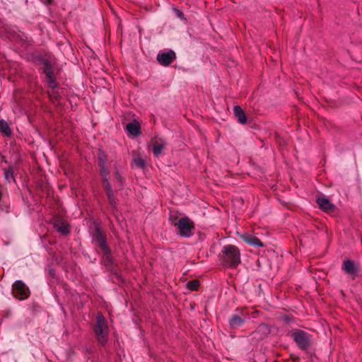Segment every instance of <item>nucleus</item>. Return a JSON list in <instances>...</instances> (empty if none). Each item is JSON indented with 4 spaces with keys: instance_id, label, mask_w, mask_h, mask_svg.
<instances>
[{
    "instance_id": "1",
    "label": "nucleus",
    "mask_w": 362,
    "mask_h": 362,
    "mask_svg": "<svg viewBox=\"0 0 362 362\" xmlns=\"http://www.w3.org/2000/svg\"><path fill=\"white\" fill-rule=\"evenodd\" d=\"M220 258L226 266L235 267L240 262V252L235 245H228L223 247Z\"/></svg>"
},
{
    "instance_id": "2",
    "label": "nucleus",
    "mask_w": 362,
    "mask_h": 362,
    "mask_svg": "<svg viewBox=\"0 0 362 362\" xmlns=\"http://www.w3.org/2000/svg\"><path fill=\"white\" fill-rule=\"evenodd\" d=\"M95 332L98 341L101 344H105L108 339V326L105 317L100 313H98L96 317Z\"/></svg>"
},
{
    "instance_id": "3",
    "label": "nucleus",
    "mask_w": 362,
    "mask_h": 362,
    "mask_svg": "<svg viewBox=\"0 0 362 362\" xmlns=\"http://www.w3.org/2000/svg\"><path fill=\"white\" fill-rule=\"evenodd\" d=\"M179 233L182 236L189 237L194 228V223L187 217L181 218L177 223Z\"/></svg>"
},
{
    "instance_id": "4",
    "label": "nucleus",
    "mask_w": 362,
    "mask_h": 362,
    "mask_svg": "<svg viewBox=\"0 0 362 362\" xmlns=\"http://www.w3.org/2000/svg\"><path fill=\"white\" fill-rule=\"evenodd\" d=\"M12 292L14 297L21 300L25 299L29 296L28 288L21 281H16L13 284Z\"/></svg>"
},
{
    "instance_id": "5",
    "label": "nucleus",
    "mask_w": 362,
    "mask_h": 362,
    "mask_svg": "<svg viewBox=\"0 0 362 362\" xmlns=\"http://www.w3.org/2000/svg\"><path fill=\"white\" fill-rule=\"evenodd\" d=\"M292 337L298 346L305 349L310 344V335L302 330H296L292 333Z\"/></svg>"
},
{
    "instance_id": "6",
    "label": "nucleus",
    "mask_w": 362,
    "mask_h": 362,
    "mask_svg": "<svg viewBox=\"0 0 362 362\" xmlns=\"http://www.w3.org/2000/svg\"><path fill=\"white\" fill-rule=\"evenodd\" d=\"M100 166L101 168V174L103 177V187H105V189L107 191V197H108L110 202L112 204H114L115 201H114V197H113V192L111 189V187H110V185L108 180H107L108 172H107V169L105 168L104 161H103L102 156H100Z\"/></svg>"
},
{
    "instance_id": "7",
    "label": "nucleus",
    "mask_w": 362,
    "mask_h": 362,
    "mask_svg": "<svg viewBox=\"0 0 362 362\" xmlns=\"http://www.w3.org/2000/svg\"><path fill=\"white\" fill-rule=\"evenodd\" d=\"M175 58V54L173 51H168L164 53H160L157 55L158 62L164 66L169 65Z\"/></svg>"
},
{
    "instance_id": "8",
    "label": "nucleus",
    "mask_w": 362,
    "mask_h": 362,
    "mask_svg": "<svg viewBox=\"0 0 362 362\" xmlns=\"http://www.w3.org/2000/svg\"><path fill=\"white\" fill-rule=\"evenodd\" d=\"M241 239L248 245L254 247H264V244L257 237L250 233L240 235Z\"/></svg>"
},
{
    "instance_id": "9",
    "label": "nucleus",
    "mask_w": 362,
    "mask_h": 362,
    "mask_svg": "<svg viewBox=\"0 0 362 362\" xmlns=\"http://www.w3.org/2000/svg\"><path fill=\"white\" fill-rule=\"evenodd\" d=\"M317 203L320 209L327 212L334 211L335 207L330 200L324 196L317 197Z\"/></svg>"
},
{
    "instance_id": "10",
    "label": "nucleus",
    "mask_w": 362,
    "mask_h": 362,
    "mask_svg": "<svg viewBox=\"0 0 362 362\" xmlns=\"http://www.w3.org/2000/svg\"><path fill=\"white\" fill-rule=\"evenodd\" d=\"M126 129L129 134L134 136H137L141 134L140 125L137 122L128 124L126 127Z\"/></svg>"
},
{
    "instance_id": "11",
    "label": "nucleus",
    "mask_w": 362,
    "mask_h": 362,
    "mask_svg": "<svg viewBox=\"0 0 362 362\" xmlns=\"http://www.w3.org/2000/svg\"><path fill=\"white\" fill-rule=\"evenodd\" d=\"M54 228L58 232L63 235H66L69 232V226L64 221H57L54 223Z\"/></svg>"
},
{
    "instance_id": "12",
    "label": "nucleus",
    "mask_w": 362,
    "mask_h": 362,
    "mask_svg": "<svg viewBox=\"0 0 362 362\" xmlns=\"http://www.w3.org/2000/svg\"><path fill=\"white\" fill-rule=\"evenodd\" d=\"M234 113L240 123H241V124L246 123V122H247L246 116L240 107L235 106L234 107Z\"/></svg>"
},
{
    "instance_id": "13",
    "label": "nucleus",
    "mask_w": 362,
    "mask_h": 362,
    "mask_svg": "<svg viewBox=\"0 0 362 362\" xmlns=\"http://www.w3.org/2000/svg\"><path fill=\"white\" fill-rule=\"evenodd\" d=\"M165 146V143L163 141H156L153 146V152L155 156H158L161 154L162 151L164 149Z\"/></svg>"
},
{
    "instance_id": "14",
    "label": "nucleus",
    "mask_w": 362,
    "mask_h": 362,
    "mask_svg": "<svg viewBox=\"0 0 362 362\" xmlns=\"http://www.w3.org/2000/svg\"><path fill=\"white\" fill-rule=\"evenodd\" d=\"M244 322V320L238 315H233L230 321V325L232 328H238L240 327Z\"/></svg>"
},
{
    "instance_id": "15",
    "label": "nucleus",
    "mask_w": 362,
    "mask_h": 362,
    "mask_svg": "<svg viewBox=\"0 0 362 362\" xmlns=\"http://www.w3.org/2000/svg\"><path fill=\"white\" fill-rule=\"evenodd\" d=\"M343 269L349 274H353L356 272V267L354 263L351 260L345 261L343 265Z\"/></svg>"
},
{
    "instance_id": "16",
    "label": "nucleus",
    "mask_w": 362,
    "mask_h": 362,
    "mask_svg": "<svg viewBox=\"0 0 362 362\" xmlns=\"http://www.w3.org/2000/svg\"><path fill=\"white\" fill-rule=\"evenodd\" d=\"M0 132L7 136L11 134V131L8 123L4 119L0 120Z\"/></svg>"
},
{
    "instance_id": "17",
    "label": "nucleus",
    "mask_w": 362,
    "mask_h": 362,
    "mask_svg": "<svg viewBox=\"0 0 362 362\" xmlns=\"http://www.w3.org/2000/svg\"><path fill=\"white\" fill-rule=\"evenodd\" d=\"M46 75L49 79V87H52V88H54L56 86V83L54 81V80L53 79V77H52V71L49 69H47L46 71Z\"/></svg>"
},
{
    "instance_id": "18",
    "label": "nucleus",
    "mask_w": 362,
    "mask_h": 362,
    "mask_svg": "<svg viewBox=\"0 0 362 362\" xmlns=\"http://www.w3.org/2000/svg\"><path fill=\"white\" fill-rule=\"evenodd\" d=\"M199 285V281L197 280H194L187 283V288L190 291H194L198 288Z\"/></svg>"
},
{
    "instance_id": "19",
    "label": "nucleus",
    "mask_w": 362,
    "mask_h": 362,
    "mask_svg": "<svg viewBox=\"0 0 362 362\" xmlns=\"http://www.w3.org/2000/svg\"><path fill=\"white\" fill-rule=\"evenodd\" d=\"M134 163L137 167L143 168L145 165V159L139 156L134 158Z\"/></svg>"
},
{
    "instance_id": "20",
    "label": "nucleus",
    "mask_w": 362,
    "mask_h": 362,
    "mask_svg": "<svg viewBox=\"0 0 362 362\" xmlns=\"http://www.w3.org/2000/svg\"><path fill=\"white\" fill-rule=\"evenodd\" d=\"M5 175V179L10 182L11 180H13V171L12 168H8L5 170L4 172Z\"/></svg>"
},
{
    "instance_id": "21",
    "label": "nucleus",
    "mask_w": 362,
    "mask_h": 362,
    "mask_svg": "<svg viewBox=\"0 0 362 362\" xmlns=\"http://www.w3.org/2000/svg\"><path fill=\"white\" fill-rule=\"evenodd\" d=\"M100 247L104 250L105 252H108V249H107V245H106L105 242L103 240H102L100 241Z\"/></svg>"
},
{
    "instance_id": "22",
    "label": "nucleus",
    "mask_w": 362,
    "mask_h": 362,
    "mask_svg": "<svg viewBox=\"0 0 362 362\" xmlns=\"http://www.w3.org/2000/svg\"><path fill=\"white\" fill-rule=\"evenodd\" d=\"M175 13H176V15H177V16L178 18H184V14H183V13L181 11L175 9Z\"/></svg>"
},
{
    "instance_id": "23",
    "label": "nucleus",
    "mask_w": 362,
    "mask_h": 362,
    "mask_svg": "<svg viewBox=\"0 0 362 362\" xmlns=\"http://www.w3.org/2000/svg\"><path fill=\"white\" fill-rule=\"evenodd\" d=\"M116 177H117V179L118 182H122V177H121V176L119 175V173L117 172L116 173Z\"/></svg>"
},
{
    "instance_id": "24",
    "label": "nucleus",
    "mask_w": 362,
    "mask_h": 362,
    "mask_svg": "<svg viewBox=\"0 0 362 362\" xmlns=\"http://www.w3.org/2000/svg\"><path fill=\"white\" fill-rule=\"evenodd\" d=\"M52 0H46L47 2H50Z\"/></svg>"
}]
</instances>
